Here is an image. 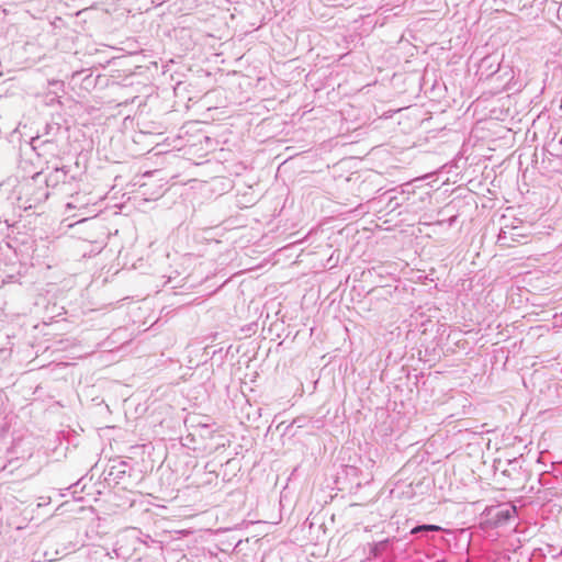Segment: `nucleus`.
Returning a JSON list of instances; mask_svg holds the SVG:
<instances>
[{"label":"nucleus","mask_w":562,"mask_h":562,"mask_svg":"<svg viewBox=\"0 0 562 562\" xmlns=\"http://www.w3.org/2000/svg\"><path fill=\"white\" fill-rule=\"evenodd\" d=\"M389 543H390L389 539L373 543L371 547V551H370L371 554L373 557H379L387 548Z\"/></svg>","instance_id":"1"},{"label":"nucleus","mask_w":562,"mask_h":562,"mask_svg":"<svg viewBox=\"0 0 562 562\" xmlns=\"http://www.w3.org/2000/svg\"><path fill=\"white\" fill-rule=\"evenodd\" d=\"M441 528L436 525H422L417 526L412 530V533H417L419 531H439Z\"/></svg>","instance_id":"2"}]
</instances>
